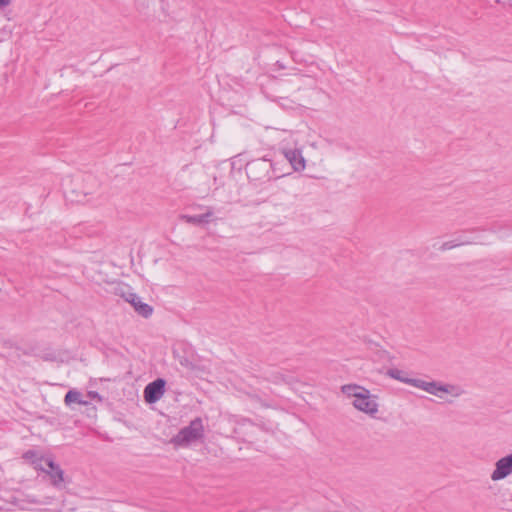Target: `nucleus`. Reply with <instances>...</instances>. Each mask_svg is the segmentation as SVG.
Instances as JSON below:
<instances>
[{"label":"nucleus","mask_w":512,"mask_h":512,"mask_svg":"<svg viewBox=\"0 0 512 512\" xmlns=\"http://www.w3.org/2000/svg\"><path fill=\"white\" fill-rule=\"evenodd\" d=\"M23 459L31 464L34 469L45 473L53 487L58 490L65 488L64 471L52 458L44 456L37 450H28L23 454Z\"/></svg>","instance_id":"f257e3e1"},{"label":"nucleus","mask_w":512,"mask_h":512,"mask_svg":"<svg viewBox=\"0 0 512 512\" xmlns=\"http://www.w3.org/2000/svg\"><path fill=\"white\" fill-rule=\"evenodd\" d=\"M341 391L349 398H353V406L368 415H375L378 412V403L376 396L362 386L356 384H347L341 387Z\"/></svg>","instance_id":"f03ea898"},{"label":"nucleus","mask_w":512,"mask_h":512,"mask_svg":"<svg viewBox=\"0 0 512 512\" xmlns=\"http://www.w3.org/2000/svg\"><path fill=\"white\" fill-rule=\"evenodd\" d=\"M204 436L203 422L200 418H196L190 424L182 428L172 439L171 443L175 447H188Z\"/></svg>","instance_id":"7ed1b4c3"},{"label":"nucleus","mask_w":512,"mask_h":512,"mask_svg":"<svg viewBox=\"0 0 512 512\" xmlns=\"http://www.w3.org/2000/svg\"><path fill=\"white\" fill-rule=\"evenodd\" d=\"M414 387L438 398H442L444 394H450L454 397H458L462 394V390L459 387L451 384H443L438 381H425L418 379L417 382L414 383Z\"/></svg>","instance_id":"20e7f679"},{"label":"nucleus","mask_w":512,"mask_h":512,"mask_svg":"<svg viewBox=\"0 0 512 512\" xmlns=\"http://www.w3.org/2000/svg\"><path fill=\"white\" fill-rule=\"evenodd\" d=\"M281 152L295 172H301L306 168V160L300 149L283 146Z\"/></svg>","instance_id":"39448f33"},{"label":"nucleus","mask_w":512,"mask_h":512,"mask_svg":"<svg viewBox=\"0 0 512 512\" xmlns=\"http://www.w3.org/2000/svg\"><path fill=\"white\" fill-rule=\"evenodd\" d=\"M165 380L162 378H158L153 382L149 383L144 389V399L147 403H155L165 393Z\"/></svg>","instance_id":"423d86ee"},{"label":"nucleus","mask_w":512,"mask_h":512,"mask_svg":"<svg viewBox=\"0 0 512 512\" xmlns=\"http://www.w3.org/2000/svg\"><path fill=\"white\" fill-rule=\"evenodd\" d=\"M126 290V292H122L124 299L133 306L138 314L146 318L149 317L153 312L152 307L142 302L140 297L132 292L129 287H126Z\"/></svg>","instance_id":"0eeeda50"},{"label":"nucleus","mask_w":512,"mask_h":512,"mask_svg":"<svg viewBox=\"0 0 512 512\" xmlns=\"http://www.w3.org/2000/svg\"><path fill=\"white\" fill-rule=\"evenodd\" d=\"M512 473V453L509 455L500 458L495 463V469L491 473V479L493 481H499Z\"/></svg>","instance_id":"6e6552de"},{"label":"nucleus","mask_w":512,"mask_h":512,"mask_svg":"<svg viewBox=\"0 0 512 512\" xmlns=\"http://www.w3.org/2000/svg\"><path fill=\"white\" fill-rule=\"evenodd\" d=\"M387 375L395 380H398L402 383L411 385L414 387V383L417 382L418 378H410L407 373L398 368H391L387 371Z\"/></svg>","instance_id":"1a4fd4ad"},{"label":"nucleus","mask_w":512,"mask_h":512,"mask_svg":"<svg viewBox=\"0 0 512 512\" xmlns=\"http://www.w3.org/2000/svg\"><path fill=\"white\" fill-rule=\"evenodd\" d=\"M211 216H212V211L210 209H208L206 213L201 214V215H183L182 219L185 220L187 223L200 225L203 223H207Z\"/></svg>","instance_id":"9d476101"},{"label":"nucleus","mask_w":512,"mask_h":512,"mask_svg":"<svg viewBox=\"0 0 512 512\" xmlns=\"http://www.w3.org/2000/svg\"><path fill=\"white\" fill-rule=\"evenodd\" d=\"M81 393L76 390H69L67 394L65 395V403L67 405H70L72 403H78V404H86L87 402L83 401L81 399Z\"/></svg>","instance_id":"9b49d317"},{"label":"nucleus","mask_w":512,"mask_h":512,"mask_svg":"<svg viewBox=\"0 0 512 512\" xmlns=\"http://www.w3.org/2000/svg\"><path fill=\"white\" fill-rule=\"evenodd\" d=\"M470 243H471L470 241H466V240H461L459 242L449 241V242L443 243L442 248L444 250H449V249L455 248L457 246L470 244Z\"/></svg>","instance_id":"f8f14e48"},{"label":"nucleus","mask_w":512,"mask_h":512,"mask_svg":"<svg viewBox=\"0 0 512 512\" xmlns=\"http://www.w3.org/2000/svg\"><path fill=\"white\" fill-rule=\"evenodd\" d=\"M267 163L265 160H260V161H257V162H254V163H251L250 166H249V170L250 172H252L254 169H258V170H267Z\"/></svg>","instance_id":"ddd939ff"},{"label":"nucleus","mask_w":512,"mask_h":512,"mask_svg":"<svg viewBox=\"0 0 512 512\" xmlns=\"http://www.w3.org/2000/svg\"><path fill=\"white\" fill-rule=\"evenodd\" d=\"M11 4V0H0V8L3 9Z\"/></svg>","instance_id":"4468645a"}]
</instances>
